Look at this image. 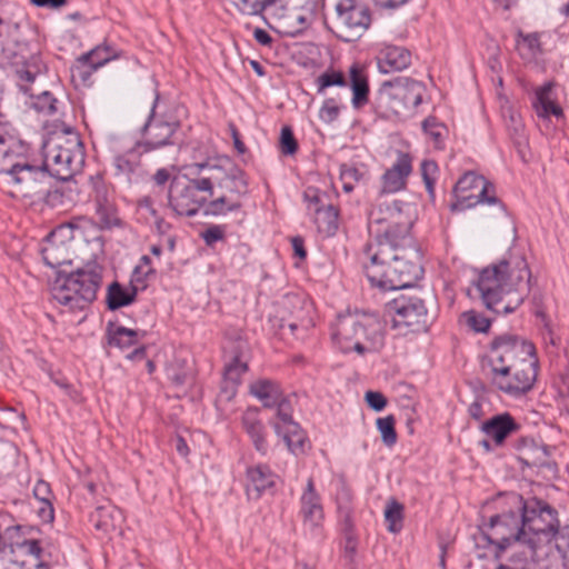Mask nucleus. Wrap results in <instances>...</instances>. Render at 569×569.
<instances>
[{
	"label": "nucleus",
	"instance_id": "nucleus-11",
	"mask_svg": "<svg viewBox=\"0 0 569 569\" xmlns=\"http://www.w3.org/2000/svg\"><path fill=\"white\" fill-rule=\"evenodd\" d=\"M208 188L204 173L194 179L173 177L168 191V204L178 216L193 217L201 207L207 206L208 197L200 196L199 192L208 194Z\"/></svg>",
	"mask_w": 569,
	"mask_h": 569
},
{
	"label": "nucleus",
	"instance_id": "nucleus-7",
	"mask_svg": "<svg viewBox=\"0 0 569 569\" xmlns=\"http://www.w3.org/2000/svg\"><path fill=\"white\" fill-rule=\"evenodd\" d=\"M178 112V107L168 106L156 92L148 120L142 127L143 139L138 142V148L151 152L168 146H179L181 121Z\"/></svg>",
	"mask_w": 569,
	"mask_h": 569
},
{
	"label": "nucleus",
	"instance_id": "nucleus-38",
	"mask_svg": "<svg viewBox=\"0 0 569 569\" xmlns=\"http://www.w3.org/2000/svg\"><path fill=\"white\" fill-rule=\"evenodd\" d=\"M239 12L247 16L261 14L268 7L286 8L288 0H228Z\"/></svg>",
	"mask_w": 569,
	"mask_h": 569
},
{
	"label": "nucleus",
	"instance_id": "nucleus-41",
	"mask_svg": "<svg viewBox=\"0 0 569 569\" xmlns=\"http://www.w3.org/2000/svg\"><path fill=\"white\" fill-rule=\"evenodd\" d=\"M516 44L519 54L526 60L535 59L541 51L538 33H523L519 30L517 32Z\"/></svg>",
	"mask_w": 569,
	"mask_h": 569
},
{
	"label": "nucleus",
	"instance_id": "nucleus-55",
	"mask_svg": "<svg viewBox=\"0 0 569 569\" xmlns=\"http://www.w3.org/2000/svg\"><path fill=\"white\" fill-rule=\"evenodd\" d=\"M201 237L204 243L209 247L213 246L217 241H220L224 238V227L219 224H213L206 229Z\"/></svg>",
	"mask_w": 569,
	"mask_h": 569
},
{
	"label": "nucleus",
	"instance_id": "nucleus-53",
	"mask_svg": "<svg viewBox=\"0 0 569 569\" xmlns=\"http://www.w3.org/2000/svg\"><path fill=\"white\" fill-rule=\"evenodd\" d=\"M340 113V107L337 104L335 99L325 100L319 111V117L322 121L331 123L338 119Z\"/></svg>",
	"mask_w": 569,
	"mask_h": 569
},
{
	"label": "nucleus",
	"instance_id": "nucleus-39",
	"mask_svg": "<svg viewBox=\"0 0 569 569\" xmlns=\"http://www.w3.org/2000/svg\"><path fill=\"white\" fill-rule=\"evenodd\" d=\"M313 219L318 230L327 236L335 234L338 229V209L332 204L316 209Z\"/></svg>",
	"mask_w": 569,
	"mask_h": 569
},
{
	"label": "nucleus",
	"instance_id": "nucleus-10",
	"mask_svg": "<svg viewBox=\"0 0 569 569\" xmlns=\"http://www.w3.org/2000/svg\"><path fill=\"white\" fill-rule=\"evenodd\" d=\"M528 359H537L536 348L531 342L513 335H501L490 342L483 360V370L487 375L503 367L519 366L522 360L528 361Z\"/></svg>",
	"mask_w": 569,
	"mask_h": 569
},
{
	"label": "nucleus",
	"instance_id": "nucleus-8",
	"mask_svg": "<svg viewBox=\"0 0 569 569\" xmlns=\"http://www.w3.org/2000/svg\"><path fill=\"white\" fill-rule=\"evenodd\" d=\"M525 535L519 509L517 512L508 511L492 517L488 530L483 532V538L495 547L496 557L507 549H512L511 561L519 563L521 569H526L527 567H523V562L520 561L521 551L525 550Z\"/></svg>",
	"mask_w": 569,
	"mask_h": 569
},
{
	"label": "nucleus",
	"instance_id": "nucleus-48",
	"mask_svg": "<svg viewBox=\"0 0 569 569\" xmlns=\"http://www.w3.org/2000/svg\"><path fill=\"white\" fill-rule=\"evenodd\" d=\"M347 84L343 73L336 70L326 71L317 78L318 93H322L326 88L332 86L346 87Z\"/></svg>",
	"mask_w": 569,
	"mask_h": 569
},
{
	"label": "nucleus",
	"instance_id": "nucleus-21",
	"mask_svg": "<svg viewBox=\"0 0 569 569\" xmlns=\"http://www.w3.org/2000/svg\"><path fill=\"white\" fill-rule=\"evenodd\" d=\"M92 187V201L96 207L98 222L102 228H111L117 226L119 219L113 203V191L104 182V180L97 176L90 179Z\"/></svg>",
	"mask_w": 569,
	"mask_h": 569
},
{
	"label": "nucleus",
	"instance_id": "nucleus-59",
	"mask_svg": "<svg viewBox=\"0 0 569 569\" xmlns=\"http://www.w3.org/2000/svg\"><path fill=\"white\" fill-rule=\"evenodd\" d=\"M284 10V12L278 18V29L279 32L287 36V27L284 26H291V28H297L295 19L290 18V0H288V6L286 8H281Z\"/></svg>",
	"mask_w": 569,
	"mask_h": 569
},
{
	"label": "nucleus",
	"instance_id": "nucleus-46",
	"mask_svg": "<svg viewBox=\"0 0 569 569\" xmlns=\"http://www.w3.org/2000/svg\"><path fill=\"white\" fill-rule=\"evenodd\" d=\"M377 429L381 435V440L387 447H392L397 442L396 419L392 415L378 418L376 421Z\"/></svg>",
	"mask_w": 569,
	"mask_h": 569
},
{
	"label": "nucleus",
	"instance_id": "nucleus-19",
	"mask_svg": "<svg viewBox=\"0 0 569 569\" xmlns=\"http://www.w3.org/2000/svg\"><path fill=\"white\" fill-rule=\"evenodd\" d=\"M283 303L289 309V316L281 318L280 328L288 329L297 338H305L308 330L315 326L311 305L299 296H287Z\"/></svg>",
	"mask_w": 569,
	"mask_h": 569
},
{
	"label": "nucleus",
	"instance_id": "nucleus-47",
	"mask_svg": "<svg viewBox=\"0 0 569 569\" xmlns=\"http://www.w3.org/2000/svg\"><path fill=\"white\" fill-rule=\"evenodd\" d=\"M277 408V421L273 422V428L280 427L287 428L290 427V425H296L297 422L292 419V406L290 400L282 397L279 402L274 406Z\"/></svg>",
	"mask_w": 569,
	"mask_h": 569
},
{
	"label": "nucleus",
	"instance_id": "nucleus-37",
	"mask_svg": "<svg viewBox=\"0 0 569 569\" xmlns=\"http://www.w3.org/2000/svg\"><path fill=\"white\" fill-rule=\"evenodd\" d=\"M276 433L283 438L289 451L298 456L305 452L307 437L298 423L287 428L276 427Z\"/></svg>",
	"mask_w": 569,
	"mask_h": 569
},
{
	"label": "nucleus",
	"instance_id": "nucleus-34",
	"mask_svg": "<svg viewBox=\"0 0 569 569\" xmlns=\"http://www.w3.org/2000/svg\"><path fill=\"white\" fill-rule=\"evenodd\" d=\"M146 336L144 331L128 329L122 326L108 328V341L110 346L119 349H128L138 343L139 339Z\"/></svg>",
	"mask_w": 569,
	"mask_h": 569
},
{
	"label": "nucleus",
	"instance_id": "nucleus-2",
	"mask_svg": "<svg viewBox=\"0 0 569 569\" xmlns=\"http://www.w3.org/2000/svg\"><path fill=\"white\" fill-rule=\"evenodd\" d=\"M531 272L522 254L510 253L485 268L475 283L487 309L499 313L516 310L530 292Z\"/></svg>",
	"mask_w": 569,
	"mask_h": 569
},
{
	"label": "nucleus",
	"instance_id": "nucleus-24",
	"mask_svg": "<svg viewBox=\"0 0 569 569\" xmlns=\"http://www.w3.org/2000/svg\"><path fill=\"white\" fill-rule=\"evenodd\" d=\"M520 425L508 412L499 413L482 422L480 430L493 441L496 447H501L506 439L517 433Z\"/></svg>",
	"mask_w": 569,
	"mask_h": 569
},
{
	"label": "nucleus",
	"instance_id": "nucleus-13",
	"mask_svg": "<svg viewBox=\"0 0 569 569\" xmlns=\"http://www.w3.org/2000/svg\"><path fill=\"white\" fill-rule=\"evenodd\" d=\"M392 315L393 327H407L411 331H426L431 317L429 316L420 292L401 293L387 305Z\"/></svg>",
	"mask_w": 569,
	"mask_h": 569
},
{
	"label": "nucleus",
	"instance_id": "nucleus-17",
	"mask_svg": "<svg viewBox=\"0 0 569 569\" xmlns=\"http://www.w3.org/2000/svg\"><path fill=\"white\" fill-rule=\"evenodd\" d=\"M357 312H348L346 315H340L336 322L331 327V337L333 342L342 352H357L356 343L358 339V331L361 330L362 327H367L371 335L375 336V323L366 322L363 319L362 322L358 319Z\"/></svg>",
	"mask_w": 569,
	"mask_h": 569
},
{
	"label": "nucleus",
	"instance_id": "nucleus-25",
	"mask_svg": "<svg viewBox=\"0 0 569 569\" xmlns=\"http://www.w3.org/2000/svg\"><path fill=\"white\" fill-rule=\"evenodd\" d=\"M411 171V157L408 153L399 152L395 163L383 173L381 178V192L395 193L405 189L407 184V178Z\"/></svg>",
	"mask_w": 569,
	"mask_h": 569
},
{
	"label": "nucleus",
	"instance_id": "nucleus-42",
	"mask_svg": "<svg viewBox=\"0 0 569 569\" xmlns=\"http://www.w3.org/2000/svg\"><path fill=\"white\" fill-rule=\"evenodd\" d=\"M368 174L367 169L356 167L352 164L343 163L340 167V179L342 181V188L346 192H351L355 188V183L363 181Z\"/></svg>",
	"mask_w": 569,
	"mask_h": 569
},
{
	"label": "nucleus",
	"instance_id": "nucleus-36",
	"mask_svg": "<svg viewBox=\"0 0 569 569\" xmlns=\"http://www.w3.org/2000/svg\"><path fill=\"white\" fill-rule=\"evenodd\" d=\"M99 52L98 50H90L76 59V62L70 68L71 79L76 86H87L92 73L98 69L90 61L92 54Z\"/></svg>",
	"mask_w": 569,
	"mask_h": 569
},
{
	"label": "nucleus",
	"instance_id": "nucleus-1",
	"mask_svg": "<svg viewBox=\"0 0 569 569\" xmlns=\"http://www.w3.org/2000/svg\"><path fill=\"white\" fill-rule=\"evenodd\" d=\"M412 220L400 202L371 212L369 231L373 236L366 247L370 263L366 276L382 290L410 288L422 277V253L411 234Z\"/></svg>",
	"mask_w": 569,
	"mask_h": 569
},
{
	"label": "nucleus",
	"instance_id": "nucleus-45",
	"mask_svg": "<svg viewBox=\"0 0 569 569\" xmlns=\"http://www.w3.org/2000/svg\"><path fill=\"white\" fill-rule=\"evenodd\" d=\"M555 104V101L551 99L550 84H546L536 91V101L533 102V107L538 117L548 118L551 112L550 110Z\"/></svg>",
	"mask_w": 569,
	"mask_h": 569
},
{
	"label": "nucleus",
	"instance_id": "nucleus-18",
	"mask_svg": "<svg viewBox=\"0 0 569 569\" xmlns=\"http://www.w3.org/2000/svg\"><path fill=\"white\" fill-rule=\"evenodd\" d=\"M71 230L69 227L60 226L51 231L41 246V256L47 266L58 268L63 264H70L72 261L70 247L71 236H67Z\"/></svg>",
	"mask_w": 569,
	"mask_h": 569
},
{
	"label": "nucleus",
	"instance_id": "nucleus-50",
	"mask_svg": "<svg viewBox=\"0 0 569 569\" xmlns=\"http://www.w3.org/2000/svg\"><path fill=\"white\" fill-rule=\"evenodd\" d=\"M290 18L295 19L297 28H291V26H286L287 36L296 37L300 34L303 30H306L310 26V19L307 14H305L301 10H297L291 8Z\"/></svg>",
	"mask_w": 569,
	"mask_h": 569
},
{
	"label": "nucleus",
	"instance_id": "nucleus-43",
	"mask_svg": "<svg viewBox=\"0 0 569 569\" xmlns=\"http://www.w3.org/2000/svg\"><path fill=\"white\" fill-rule=\"evenodd\" d=\"M460 325L467 327L475 332H487L490 328L491 320L476 310H468L460 315Z\"/></svg>",
	"mask_w": 569,
	"mask_h": 569
},
{
	"label": "nucleus",
	"instance_id": "nucleus-35",
	"mask_svg": "<svg viewBox=\"0 0 569 569\" xmlns=\"http://www.w3.org/2000/svg\"><path fill=\"white\" fill-rule=\"evenodd\" d=\"M91 520L94 521L97 529L109 531L116 529L122 521V513L114 506H100L91 515Z\"/></svg>",
	"mask_w": 569,
	"mask_h": 569
},
{
	"label": "nucleus",
	"instance_id": "nucleus-22",
	"mask_svg": "<svg viewBox=\"0 0 569 569\" xmlns=\"http://www.w3.org/2000/svg\"><path fill=\"white\" fill-rule=\"evenodd\" d=\"M358 319L361 322L366 319V322L370 321V323H375L376 329L375 337L370 333L367 327H362L360 331L357 330V341H359V343L355 345L357 346V353L365 355L380 351L385 346V327L380 318L376 313L361 311L358 313Z\"/></svg>",
	"mask_w": 569,
	"mask_h": 569
},
{
	"label": "nucleus",
	"instance_id": "nucleus-44",
	"mask_svg": "<svg viewBox=\"0 0 569 569\" xmlns=\"http://www.w3.org/2000/svg\"><path fill=\"white\" fill-rule=\"evenodd\" d=\"M385 519L390 532H398L402 528L403 506L395 499L388 501L385 509Z\"/></svg>",
	"mask_w": 569,
	"mask_h": 569
},
{
	"label": "nucleus",
	"instance_id": "nucleus-58",
	"mask_svg": "<svg viewBox=\"0 0 569 569\" xmlns=\"http://www.w3.org/2000/svg\"><path fill=\"white\" fill-rule=\"evenodd\" d=\"M93 50H98L96 54H92L90 61L93 66L99 69L100 67L108 63L110 60L114 59V56L110 54L108 47L98 46Z\"/></svg>",
	"mask_w": 569,
	"mask_h": 569
},
{
	"label": "nucleus",
	"instance_id": "nucleus-15",
	"mask_svg": "<svg viewBox=\"0 0 569 569\" xmlns=\"http://www.w3.org/2000/svg\"><path fill=\"white\" fill-rule=\"evenodd\" d=\"M455 194L465 207L478 203L497 206L501 216H506V208L496 197L495 186L475 172L465 173L455 184Z\"/></svg>",
	"mask_w": 569,
	"mask_h": 569
},
{
	"label": "nucleus",
	"instance_id": "nucleus-56",
	"mask_svg": "<svg viewBox=\"0 0 569 569\" xmlns=\"http://www.w3.org/2000/svg\"><path fill=\"white\" fill-rule=\"evenodd\" d=\"M543 327L541 336L546 346L557 347L559 345V337L555 333L550 321L542 316Z\"/></svg>",
	"mask_w": 569,
	"mask_h": 569
},
{
	"label": "nucleus",
	"instance_id": "nucleus-49",
	"mask_svg": "<svg viewBox=\"0 0 569 569\" xmlns=\"http://www.w3.org/2000/svg\"><path fill=\"white\" fill-rule=\"evenodd\" d=\"M327 194L315 187H308L303 191V199L307 203V209L310 213H315L316 209H322L327 204L325 198Z\"/></svg>",
	"mask_w": 569,
	"mask_h": 569
},
{
	"label": "nucleus",
	"instance_id": "nucleus-3",
	"mask_svg": "<svg viewBox=\"0 0 569 569\" xmlns=\"http://www.w3.org/2000/svg\"><path fill=\"white\" fill-rule=\"evenodd\" d=\"M520 512L526 532L525 550L521 551L520 561L527 567L529 563L538 562L552 549L559 533L560 521L555 508L535 498L521 500Z\"/></svg>",
	"mask_w": 569,
	"mask_h": 569
},
{
	"label": "nucleus",
	"instance_id": "nucleus-26",
	"mask_svg": "<svg viewBox=\"0 0 569 569\" xmlns=\"http://www.w3.org/2000/svg\"><path fill=\"white\" fill-rule=\"evenodd\" d=\"M377 60L380 72H399L411 64V52L403 47L389 44L380 50Z\"/></svg>",
	"mask_w": 569,
	"mask_h": 569
},
{
	"label": "nucleus",
	"instance_id": "nucleus-40",
	"mask_svg": "<svg viewBox=\"0 0 569 569\" xmlns=\"http://www.w3.org/2000/svg\"><path fill=\"white\" fill-rule=\"evenodd\" d=\"M422 130L436 149H443L448 137V128L445 123L436 117H428L422 121Z\"/></svg>",
	"mask_w": 569,
	"mask_h": 569
},
{
	"label": "nucleus",
	"instance_id": "nucleus-30",
	"mask_svg": "<svg viewBox=\"0 0 569 569\" xmlns=\"http://www.w3.org/2000/svg\"><path fill=\"white\" fill-rule=\"evenodd\" d=\"M241 422L256 450L261 455H266L268 450V443L264 438V427L258 417V410H246L242 415Z\"/></svg>",
	"mask_w": 569,
	"mask_h": 569
},
{
	"label": "nucleus",
	"instance_id": "nucleus-28",
	"mask_svg": "<svg viewBox=\"0 0 569 569\" xmlns=\"http://www.w3.org/2000/svg\"><path fill=\"white\" fill-rule=\"evenodd\" d=\"M243 347L244 343L239 342V352L231 356L224 366V386L222 390L228 393L229 399L234 396L237 386L241 383L242 376L248 371V363L242 355Z\"/></svg>",
	"mask_w": 569,
	"mask_h": 569
},
{
	"label": "nucleus",
	"instance_id": "nucleus-61",
	"mask_svg": "<svg viewBox=\"0 0 569 569\" xmlns=\"http://www.w3.org/2000/svg\"><path fill=\"white\" fill-rule=\"evenodd\" d=\"M438 171V166L435 161L425 160L421 163V174L423 181L436 179V173Z\"/></svg>",
	"mask_w": 569,
	"mask_h": 569
},
{
	"label": "nucleus",
	"instance_id": "nucleus-6",
	"mask_svg": "<svg viewBox=\"0 0 569 569\" xmlns=\"http://www.w3.org/2000/svg\"><path fill=\"white\" fill-rule=\"evenodd\" d=\"M101 279L97 264L59 276L51 288L52 299L68 311L84 310L96 300Z\"/></svg>",
	"mask_w": 569,
	"mask_h": 569
},
{
	"label": "nucleus",
	"instance_id": "nucleus-31",
	"mask_svg": "<svg viewBox=\"0 0 569 569\" xmlns=\"http://www.w3.org/2000/svg\"><path fill=\"white\" fill-rule=\"evenodd\" d=\"M350 86L352 90V107L360 109L369 101V83L363 68L353 63L349 69Z\"/></svg>",
	"mask_w": 569,
	"mask_h": 569
},
{
	"label": "nucleus",
	"instance_id": "nucleus-20",
	"mask_svg": "<svg viewBox=\"0 0 569 569\" xmlns=\"http://www.w3.org/2000/svg\"><path fill=\"white\" fill-rule=\"evenodd\" d=\"M299 516L302 519L305 529L318 535L323 521V507L321 497L317 492L312 478L307 480L306 487L300 496Z\"/></svg>",
	"mask_w": 569,
	"mask_h": 569
},
{
	"label": "nucleus",
	"instance_id": "nucleus-64",
	"mask_svg": "<svg viewBox=\"0 0 569 569\" xmlns=\"http://www.w3.org/2000/svg\"><path fill=\"white\" fill-rule=\"evenodd\" d=\"M233 146L238 153L243 154L247 151L244 143L240 139V134L234 126H230Z\"/></svg>",
	"mask_w": 569,
	"mask_h": 569
},
{
	"label": "nucleus",
	"instance_id": "nucleus-5",
	"mask_svg": "<svg viewBox=\"0 0 569 569\" xmlns=\"http://www.w3.org/2000/svg\"><path fill=\"white\" fill-rule=\"evenodd\" d=\"M51 174L42 164H34L22 152L0 171V188L14 198H38L50 194Z\"/></svg>",
	"mask_w": 569,
	"mask_h": 569
},
{
	"label": "nucleus",
	"instance_id": "nucleus-23",
	"mask_svg": "<svg viewBox=\"0 0 569 569\" xmlns=\"http://www.w3.org/2000/svg\"><path fill=\"white\" fill-rule=\"evenodd\" d=\"M277 475L266 465L247 468L246 492L249 499L257 500L263 493L271 491L276 485Z\"/></svg>",
	"mask_w": 569,
	"mask_h": 569
},
{
	"label": "nucleus",
	"instance_id": "nucleus-54",
	"mask_svg": "<svg viewBox=\"0 0 569 569\" xmlns=\"http://www.w3.org/2000/svg\"><path fill=\"white\" fill-rule=\"evenodd\" d=\"M33 496L38 500V502H48L53 501L54 499V495L51 490L50 485L42 479H39L36 482L33 487Z\"/></svg>",
	"mask_w": 569,
	"mask_h": 569
},
{
	"label": "nucleus",
	"instance_id": "nucleus-60",
	"mask_svg": "<svg viewBox=\"0 0 569 569\" xmlns=\"http://www.w3.org/2000/svg\"><path fill=\"white\" fill-rule=\"evenodd\" d=\"M53 501L48 502H39V507L37 508V513L39 518L43 522H52L54 519V509H53Z\"/></svg>",
	"mask_w": 569,
	"mask_h": 569
},
{
	"label": "nucleus",
	"instance_id": "nucleus-29",
	"mask_svg": "<svg viewBox=\"0 0 569 569\" xmlns=\"http://www.w3.org/2000/svg\"><path fill=\"white\" fill-rule=\"evenodd\" d=\"M22 152H28V146L12 134L8 126L0 120V171Z\"/></svg>",
	"mask_w": 569,
	"mask_h": 569
},
{
	"label": "nucleus",
	"instance_id": "nucleus-4",
	"mask_svg": "<svg viewBox=\"0 0 569 569\" xmlns=\"http://www.w3.org/2000/svg\"><path fill=\"white\" fill-rule=\"evenodd\" d=\"M196 167L204 173L206 181L209 182L208 197L213 196L214 187L222 191L207 203L206 216H226L242 208L240 198L249 193V182L243 170L229 160L224 164L203 162Z\"/></svg>",
	"mask_w": 569,
	"mask_h": 569
},
{
	"label": "nucleus",
	"instance_id": "nucleus-9",
	"mask_svg": "<svg viewBox=\"0 0 569 569\" xmlns=\"http://www.w3.org/2000/svg\"><path fill=\"white\" fill-rule=\"evenodd\" d=\"M43 166L51 179L67 181L80 170L84 161L82 143L77 136L50 139L43 146Z\"/></svg>",
	"mask_w": 569,
	"mask_h": 569
},
{
	"label": "nucleus",
	"instance_id": "nucleus-14",
	"mask_svg": "<svg viewBox=\"0 0 569 569\" xmlns=\"http://www.w3.org/2000/svg\"><path fill=\"white\" fill-rule=\"evenodd\" d=\"M538 373V359H528L519 366L496 369L487 373L491 383L506 395L519 397L530 391L536 382Z\"/></svg>",
	"mask_w": 569,
	"mask_h": 569
},
{
	"label": "nucleus",
	"instance_id": "nucleus-63",
	"mask_svg": "<svg viewBox=\"0 0 569 569\" xmlns=\"http://www.w3.org/2000/svg\"><path fill=\"white\" fill-rule=\"evenodd\" d=\"M253 38L254 40L259 43V44H262V46H267V47H270L271 43H272V38L271 36L263 29L261 28H256L254 31H253Z\"/></svg>",
	"mask_w": 569,
	"mask_h": 569
},
{
	"label": "nucleus",
	"instance_id": "nucleus-52",
	"mask_svg": "<svg viewBox=\"0 0 569 569\" xmlns=\"http://www.w3.org/2000/svg\"><path fill=\"white\" fill-rule=\"evenodd\" d=\"M280 149L283 154H293L298 149L297 140L290 127L284 126L280 133Z\"/></svg>",
	"mask_w": 569,
	"mask_h": 569
},
{
	"label": "nucleus",
	"instance_id": "nucleus-57",
	"mask_svg": "<svg viewBox=\"0 0 569 569\" xmlns=\"http://www.w3.org/2000/svg\"><path fill=\"white\" fill-rule=\"evenodd\" d=\"M365 398L368 406L375 411H381L387 405L386 397L378 391H367Z\"/></svg>",
	"mask_w": 569,
	"mask_h": 569
},
{
	"label": "nucleus",
	"instance_id": "nucleus-51",
	"mask_svg": "<svg viewBox=\"0 0 569 569\" xmlns=\"http://www.w3.org/2000/svg\"><path fill=\"white\" fill-rule=\"evenodd\" d=\"M56 103L57 99L50 92L43 91L37 97L33 106L39 112L53 114L57 111Z\"/></svg>",
	"mask_w": 569,
	"mask_h": 569
},
{
	"label": "nucleus",
	"instance_id": "nucleus-62",
	"mask_svg": "<svg viewBox=\"0 0 569 569\" xmlns=\"http://www.w3.org/2000/svg\"><path fill=\"white\" fill-rule=\"evenodd\" d=\"M170 172L166 168H160L156 171V173L152 176V181L154 184L159 187H163L167 182H171L172 179H170Z\"/></svg>",
	"mask_w": 569,
	"mask_h": 569
},
{
	"label": "nucleus",
	"instance_id": "nucleus-33",
	"mask_svg": "<svg viewBox=\"0 0 569 569\" xmlns=\"http://www.w3.org/2000/svg\"><path fill=\"white\" fill-rule=\"evenodd\" d=\"M250 392L267 408H273L283 397L279 385L268 379H261L251 383Z\"/></svg>",
	"mask_w": 569,
	"mask_h": 569
},
{
	"label": "nucleus",
	"instance_id": "nucleus-27",
	"mask_svg": "<svg viewBox=\"0 0 569 569\" xmlns=\"http://www.w3.org/2000/svg\"><path fill=\"white\" fill-rule=\"evenodd\" d=\"M143 152L137 143L134 148L117 154L113 159L116 176L123 178L129 183L137 181L142 171L140 157Z\"/></svg>",
	"mask_w": 569,
	"mask_h": 569
},
{
	"label": "nucleus",
	"instance_id": "nucleus-12",
	"mask_svg": "<svg viewBox=\"0 0 569 569\" xmlns=\"http://www.w3.org/2000/svg\"><path fill=\"white\" fill-rule=\"evenodd\" d=\"M425 86L417 80L398 77L385 81L379 90L388 109L398 117L407 116L422 102Z\"/></svg>",
	"mask_w": 569,
	"mask_h": 569
},
{
	"label": "nucleus",
	"instance_id": "nucleus-16",
	"mask_svg": "<svg viewBox=\"0 0 569 569\" xmlns=\"http://www.w3.org/2000/svg\"><path fill=\"white\" fill-rule=\"evenodd\" d=\"M335 28L338 38L351 42L359 38L370 24V14L355 0H339L336 4Z\"/></svg>",
	"mask_w": 569,
	"mask_h": 569
},
{
	"label": "nucleus",
	"instance_id": "nucleus-32",
	"mask_svg": "<svg viewBox=\"0 0 569 569\" xmlns=\"http://www.w3.org/2000/svg\"><path fill=\"white\" fill-rule=\"evenodd\" d=\"M134 279L131 280L133 283ZM138 288L131 284L129 288H124L119 282L114 281L109 284L107 290V306L109 310H117L119 308L131 305L137 296Z\"/></svg>",
	"mask_w": 569,
	"mask_h": 569
}]
</instances>
